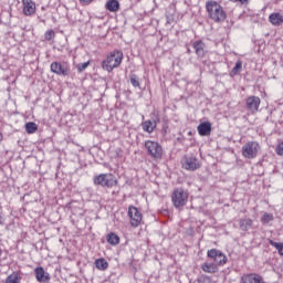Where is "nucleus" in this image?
I'll return each mask as SVG.
<instances>
[{"instance_id": "1", "label": "nucleus", "mask_w": 283, "mask_h": 283, "mask_svg": "<svg viewBox=\"0 0 283 283\" xmlns=\"http://www.w3.org/2000/svg\"><path fill=\"white\" fill-rule=\"evenodd\" d=\"M123 63V52L113 51L107 55L106 60L102 62L103 70L106 72H113L114 69L118 67Z\"/></svg>"}, {"instance_id": "2", "label": "nucleus", "mask_w": 283, "mask_h": 283, "mask_svg": "<svg viewBox=\"0 0 283 283\" xmlns=\"http://www.w3.org/2000/svg\"><path fill=\"white\" fill-rule=\"evenodd\" d=\"M260 149H262L260 143L256 140H250L242 146L241 154L243 158H247V160H253L254 158H258Z\"/></svg>"}, {"instance_id": "3", "label": "nucleus", "mask_w": 283, "mask_h": 283, "mask_svg": "<svg viewBox=\"0 0 283 283\" xmlns=\"http://www.w3.org/2000/svg\"><path fill=\"white\" fill-rule=\"evenodd\" d=\"M93 182L96 186L112 189V187H116V185H118V179H116L112 174H101L93 178Z\"/></svg>"}, {"instance_id": "4", "label": "nucleus", "mask_w": 283, "mask_h": 283, "mask_svg": "<svg viewBox=\"0 0 283 283\" xmlns=\"http://www.w3.org/2000/svg\"><path fill=\"white\" fill-rule=\"evenodd\" d=\"M188 198H189V195L182 188L175 189L171 195L172 205L174 207H176V209H180V207H185L187 205Z\"/></svg>"}, {"instance_id": "5", "label": "nucleus", "mask_w": 283, "mask_h": 283, "mask_svg": "<svg viewBox=\"0 0 283 283\" xmlns=\"http://www.w3.org/2000/svg\"><path fill=\"white\" fill-rule=\"evenodd\" d=\"M181 166L187 171H196L200 169V160L193 154L186 155L181 160Z\"/></svg>"}, {"instance_id": "6", "label": "nucleus", "mask_w": 283, "mask_h": 283, "mask_svg": "<svg viewBox=\"0 0 283 283\" xmlns=\"http://www.w3.org/2000/svg\"><path fill=\"white\" fill-rule=\"evenodd\" d=\"M51 72L57 76H69L70 75V64L67 62H53L51 63Z\"/></svg>"}, {"instance_id": "7", "label": "nucleus", "mask_w": 283, "mask_h": 283, "mask_svg": "<svg viewBox=\"0 0 283 283\" xmlns=\"http://www.w3.org/2000/svg\"><path fill=\"white\" fill-rule=\"evenodd\" d=\"M128 218H129L130 227H134L135 229L136 227H140V222H143V213L140 212V210H138V208L134 206H129Z\"/></svg>"}, {"instance_id": "8", "label": "nucleus", "mask_w": 283, "mask_h": 283, "mask_svg": "<svg viewBox=\"0 0 283 283\" xmlns=\"http://www.w3.org/2000/svg\"><path fill=\"white\" fill-rule=\"evenodd\" d=\"M145 147L153 158H163V146L157 142L147 140Z\"/></svg>"}, {"instance_id": "9", "label": "nucleus", "mask_w": 283, "mask_h": 283, "mask_svg": "<svg viewBox=\"0 0 283 283\" xmlns=\"http://www.w3.org/2000/svg\"><path fill=\"white\" fill-rule=\"evenodd\" d=\"M261 103L262 101L258 96L251 95L245 99V107L251 114H258Z\"/></svg>"}, {"instance_id": "10", "label": "nucleus", "mask_w": 283, "mask_h": 283, "mask_svg": "<svg viewBox=\"0 0 283 283\" xmlns=\"http://www.w3.org/2000/svg\"><path fill=\"white\" fill-rule=\"evenodd\" d=\"M214 15L213 19L217 23H222L227 19V12L218 2H213Z\"/></svg>"}, {"instance_id": "11", "label": "nucleus", "mask_w": 283, "mask_h": 283, "mask_svg": "<svg viewBox=\"0 0 283 283\" xmlns=\"http://www.w3.org/2000/svg\"><path fill=\"white\" fill-rule=\"evenodd\" d=\"M23 13L25 17H32L36 12V3L32 0H22Z\"/></svg>"}, {"instance_id": "12", "label": "nucleus", "mask_w": 283, "mask_h": 283, "mask_svg": "<svg viewBox=\"0 0 283 283\" xmlns=\"http://www.w3.org/2000/svg\"><path fill=\"white\" fill-rule=\"evenodd\" d=\"M242 283H264V277L256 273L245 274L242 276Z\"/></svg>"}, {"instance_id": "13", "label": "nucleus", "mask_w": 283, "mask_h": 283, "mask_svg": "<svg viewBox=\"0 0 283 283\" xmlns=\"http://www.w3.org/2000/svg\"><path fill=\"white\" fill-rule=\"evenodd\" d=\"M197 132L199 136H211V123L202 122L198 125Z\"/></svg>"}, {"instance_id": "14", "label": "nucleus", "mask_w": 283, "mask_h": 283, "mask_svg": "<svg viewBox=\"0 0 283 283\" xmlns=\"http://www.w3.org/2000/svg\"><path fill=\"white\" fill-rule=\"evenodd\" d=\"M34 273L38 282H43V283L50 282V274L45 273V270L43 269V266L35 268Z\"/></svg>"}, {"instance_id": "15", "label": "nucleus", "mask_w": 283, "mask_h": 283, "mask_svg": "<svg viewBox=\"0 0 283 283\" xmlns=\"http://www.w3.org/2000/svg\"><path fill=\"white\" fill-rule=\"evenodd\" d=\"M228 262L227 255L220 251L214 250L213 264L214 266H224Z\"/></svg>"}, {"instance_id": "16", "label": "nucleus", "mask_w": 283, "mask_h": 283, "mask_svg": "<svg viewBox=\"0 0 283 283\" xmlns=\"http://www.w3.org/2000/svg\"><path fill=\"white\" fill-rule=\"evenodd\" d=\"M269 21L272 25H282L283 23V15L280 12H273L269 15Z\"/></svg>"}, {"instance_id": "17", "label": "nucleus", "mask_w": 283, "mask_h": 283, "mask_svg": "<svg viewBox=\"0 0 283 283\" xmlns=\"http://www.w3.org/2000/svg\"><path fill=\"white\" fill-rule=\"evenodd\" d=\"M192 48H193L197 56H199V57L205 56V42H202V41H195L192 43Z\"/></svg>"}, {"instance_id": "18", "label": "nucleus", "mask_w": 283, "mask_h": 283, "mask_svg": "<svg viewBox=\"0 0 283 283\" xmlns=\"http://www.w3.org/2000/svg\"><path fill=\"white\" fill-rule=\"evenodd\" d=\"M157 123L156 120H145L142 123V127L144 129V132H147V134H153L154 129H156Z\"/></svg>"}, {"instance_id": "19", "label": "nucleus", "mask_w": 283, "mask_h": 283, "mask_svg": "<svg viewBox=\"0 0 283 283\" xmlns=\"http://www.w3.org/2000/svg\"><path fill=\"white\" fill-rule=\"evenodd\" d=\"M106 10L108 12H118L120 10V2L118 0H108L106 2Z\"/></svg>"}, {"instance_id": "20", "label": "nucleus", "mask_w": 283, "mask_h": 283, "mask_svg": "<svg viewBox=\"0 0 283 283\" xmlns=\"http://www.w3.org/2000/svg\"><path fill=\"white\" fill-rule=\"evenodd\" d=\"M106 241L108 242V244H111V247H116V244H120V238L114 232H109L106 235Z\"/></svg>"}, {"instance_id": "21", "label": "nucleus", "mask_w": 283, "mask_h": 283, "mask_svg": "<svg viewBox=\"0 0 283 283\" xmlns=\"http://www.w3.org/2000/svg\"><path fill=\"white\" fill-rule=\"evenodd\" d=\"M241 231H249L253 227V221L251 219H241L239 221Z\"/></svg>"}, {"instance_id": "22", "label": "nucleus", "mask_w": 283, "mask_h": 283, "mask_svg": "<svg viewBox=\"0 0 283 283\" xmlns=\"http://www.w3.org/2000/svg\"><path fill=\"white\" fill-rule=\"evenodd\" d=\"M95 266L98 269V271H107L109 268V263L105 259H97L95 261Z\"/></svg>"}, {"instance_id": "23", "label": "nucleus", "mask_w": 283, "mask_h": 283, "mask_svg": "<svg viewBox=\"0 0 283 283\" xmlns=\"http://www.w3.org/2000/svg\"><path fill=\"white\" fill-rule=\"evenodd\" d=\"M6 283H21V274L13 272L6 279Z\"/></svg>"}, {"instance_id": "24", "label": "nucleus", "mask_w": 283, "mask_h": 283, "mask_svg": "<svg viewBox=\"0 0 283 283\" xmlns=\"http://www.w3.org/2000/svg\"><path fill=\"white\" fill-rule=\"evenodd\" d=\"M39 129V126L34 122H29L25 124V132L27 134H35V132Z\"/></svg>"}, {"instance_id": "25", "label": "nucleus", "mask_w": 283, "mask_h": 283, "mask_svg": "<svg viewBox=\"0 0 283 283\" xmlns=\"http://www.w3.org/2000/svg\"><path fill=\"white\" fill-rule=\"evenodd\" d=\"M273 220H274L273 213L265 212L261 217L262 224H269V222H273Z\"/></svg>"}, {"instance_id": "26", "label": "nucleus", "mask_w": 283, "mask_h": 283, "mask_svg": "<svg viewBox=\"0 0 283 283\" xmlns=\"http://www.w3.org/2000/svg\"><path fill=\"white\" fill-rule=\"evenodd\" d=\"M270 245L274 247V249H276L279 255L283 256V243L282 242H275L273 240H270Z\"/></svg>"}, {"instance_id": "27", "label": "nucleus", "mask_w": 283, "mask_h": 283, "mask_svg": "<svg viewBox=\"0 0 283 283\" xmlns=\"http://www.w3.org/2000/svg\"><path fill=\"white\" fill-rule=\"evenodd\" d=\"M240 72H242V61H237L234 67L231 71V74H233V76H235L237 74H240Z\"/></svg>"}, {"instance_id": "28", "label": "nucleus", "mask_w": 283, "mask_h": 283, "mask_svg": "<svg viewBox=\"0 0 283 283\" xmlns=\"http://www.w3.org/2000/svg\"><path fill=\"white\" fill-rule=\"evenodd\" d=\"M129 78H130V84L133 85V87H140V82L138 81L137 74H130Z\"/></svg>"}, {"instance_id": "29", "label": "nucleus", "mask_w": 283, "mask_h": 283, "mask_svg": "<svg viewBox=\"0 0 283 283\" xmlns=\"http://www.w3.org/2000/svg\"><path fill=\"white\" fill-rule=\"evenodd\" d=\"M201 270L205 273H213V263H203V264H201Z\"/></svg>"}, {"instance_id": "30", "label": "nucleus", "mask_w": 283, "mask_h": 283, "mask_svg": "<svg viewBox=\"0 0 283 283\" xmlns=\"http://www.w3.org/2000/svg\"><path fill=\"white\" fill-rule=\"evenodd\" d=\"M77 71L81 72H85V70H87V67H90V62H84V63H78L76 65Z\"/></svg>"}, {"instance_id": "31", "label": "nucleus", "mask_w": 283, "mask_h": 283, "mask_svg": "<svg viewBox=\"0 0 283 283\" xmlns=\"http://www.w3.org/2000/svg\"><path fill=\"white\" fill-rule=\"evenodd\" d=\"M206 8H207L209 17L212 18L213 17V1H208L206 4Z\"/></svg>"}, {"instance_id": "32", "label": "nucleus", "mask_w": 283, "mask_h": 283, "mask_svg": "<svg viewBox=\"0 0 283 283\" xmlns=\"http://www.w3.org/2000/svg\"><path fill=\"white\" fill-rule=\"evenodd\" d=\"M199 283H213V280L211 279V276H207V275H201L198 279Z\"/></svg>"}, {"instance_id": "33", "label": "nucleus", "mask_w": 283, "mask_h": 283, "mask_svg": "<svg viewBox=\"0 0 283 283\" xmlns=\"http://www.w3.org/2000/svg\"><path fill=\"white\" fill-rule=\"evenodd\" d=\"M46 41H52L55 36L54 30L46 31L44 34Z\"/></svg>"}, {"instance_id": "34", "label": "nucleus", "mask_w": 283, "mask_h": 283, "mask_svg": "<svg viewBox=\"0 0 283 283\" xmlns=\"http://www.w3.org/2000/svg\"><path fill=\"white\" fill-rule=\"evenodd\" d=\"M275 151L277 156H283V142L276 145Z\"/></svg>"}, {"instance_id": "35", "label": "nucleus", "mask_w": 283, "mask_h": 283, "mask_svg": "<svg viewBox=\"0 0 283 283\" xmlns=\"http://www.w3.org/2000/svg\"><path fill=\"white\" fill-rule=\"evenodd\" d=\"M231 3H241V6L249 4V0H230Z\"/></svg>"}, {"instance_id": "36", "label": "nucleus", "mask_w": 283, "mask_h": 283, "mask_svg": "<svg viewBox=\"0 0 283 283\" xmlns=\"http://www.w3.org/2000/svg\"><path fill=\"white\" fill-rule=\"evenodd\" d=\"M80 3L82 6H90L91 3H94V0H80Z\"/></svg>"}, {"instance_id": "37", "label": "nucleus", "mask_w": 283, "mask_h": 283, "mask_svg": "<svg viewBox=\"0 0 283 283\" xmlns=\"http://www.w3.org/2000/svg\"><path fill=\"white\" fill-rule=\"evenodd\" d=\"M166 23L168 24V25H171V23H174V15H166Z\"/></svg>"}, {"instance_id": "38", "label": "nucleus", "mask_w": 283, "mask_h": 283, "mask_svg": "<svg viewBox=\"0 0 283 283\" xmlns=\"http://www.w3.org/2000/svg\"><path fill=\"white\" fill-rule=\"evenodd\" d=\"M0 224L3 226L6 224V219H3V216L0 214Z\"/></svg>"}, {"instance_id": "39", "label": "nucleus", "mask_w": 283, "mask_h": 283, "mask_svg": "<svg viewBox=\"0 0 283 283\" xmlns=\"http://www.w3.org/2000/svg\"><path fill=\"white\" fill-rule=\"evenodd\" d=\"M208 258H213V249L208 251Z\"/></svg>"}, {"instance_id": "40", "label": "nucleus", "mask_w": 283, "mask_h": 283, "mask_svg": "<svg viewBox=\"0 0 283 283\" xmlns=\"http://www.w3.org/2000/svg\"><path fill=\"white\" fill-rule=\"evenodd\" d=\"M3 255V250L0 248V258Z\"/></svg>"}, {"instance_id": "41", "label": "nucleus", "mask_w": 283, "mask_h": 283, "mask_svg": "<svg viewBox=\"0 0 283 283\" xmlns=\"http://www.w3.org/2000/svg\"><path fill=\"white\" fill-rule=\"evenodd\" d=\"M3 140V135H1V133H0V142H2Z\"/></svg>"}, {"instance_id": "42", "label": "nucleus", "mask_w": 283, "mask_h": 283, "mask_svg": "<svg viewBox=\"0 0 283 283\" xmlns=\"http://www.w3.org/2000/svg\"><path fill=\"white\" fill-rule=\"evenodd\" d=\"M187 52H188V54H191V50L190 49H187Z\"/></svg>"}]
</instances>
